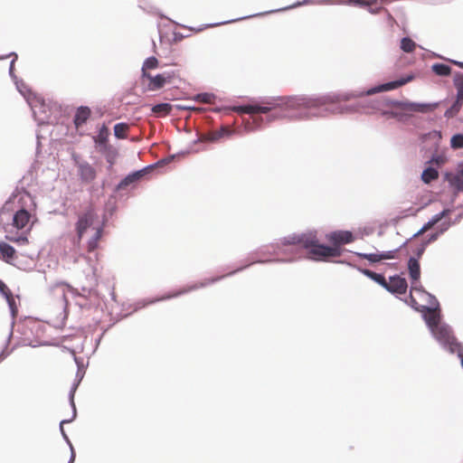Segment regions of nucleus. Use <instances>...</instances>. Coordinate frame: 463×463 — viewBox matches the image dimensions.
I'll return each mask as SVG.
<instances>
[{"label": "nucleus", "instance_id": "nucleus-59", "mask_svg": "<svg viewBox=\"0 0 463 463\" xmlns=\"http://www.w3.org/2000/svg\"><path fill=\"white\" fill-rule=\"evenodd\" d=\"M71 458H70V460L68 463H73L74 462V459H75V452L74 450L71 451Z\"/></svg>", "mask_w": 463, "mask_h": 463}, {"label": "nucleus", "instance_id": "nucleus-4", "mask_svg": "<svg viewBox=\"0 0 463 463\" xmlns=\"http://www.w3.org/2000/svg\"><path fill=\"white\" fill-rule=\"evenodd\" d=\"M78 240L85 235H90L88 240V250L93 251L98 248V242L103 233V224L98 220V215L93 210H88L79 215L75 225Z\"/></svg>", "mask_w": 463, "mask_h": 463}, {"label": "nucleus", "instance_id": "nucleus-8", "mask_svg": "<svg viewBox=\"0 0 463 463\" xmlns=\"http://www.w3.org/2000/svg\"><path fill=\"white\" fill-rule=\"evenodd\" d=\"M224 276L217 277V278L212 279H207L204 282H201L200 284H194L192 286H189V287H186V288H183L182 290L175 291L172 294L164 295V296H162L160 298H152V299H149L147 301H143L142 303L138 302L137 308L144 307H146L148 304H154V303L158 302V301H162V300H165V299H170L172 298H176V297L181 296V295H183L184 293H187V292H190L192 290L197 289L199 288H203V287H205L207 285H210L211 283H213V282L221 279Z\"/></svg>", "mask_w": 463, "mask_h": 463}, {"label": "nucleus", "instance_id": "nucleus-9", "mask_svg": "<svg viewBox=\"0 0 463 463\" xmlns=\"http://www.w3.org/2000/svg\"><path fill=\"white\" fill-rule=\"evenodd\" d=\"M377 1L378 0H317V3L318 5H346L359 7H368L369 13L376 14L382 9L381 7H372L377 3Z\"/></svg>", "mask_w": 463, "mask_h": 463}, {"label": "nucleus", "instance_id": "nucleus-62", "mask_svg": "<svg viewBox=\"0 0 463 463\" xmlns=\"http://www.w3.org/2000/svg\"><path fill=\"white\" fill-rule=\"evenodd\" d=\"M294 260V259H289V260H287L286 261H292Z\"/></svg>", "mask_w": 463, "mask_h": 463}, {"label": "nucleus", "instance_id": "nucleus-6", "mask_svg": "<svg viewBox=\"0 0 463 463\" xmlns=\"http://www.w3.org/2000/svg\"><path fill=\"white\" fill-rule=\"evenodd\" d=\"M439 106L438 102L418 103L405 100L400 108L394 109V118L401 123H407L413 113H429L435 110Z\"/></svg>", "mask_w": 463, "mask_h": 463}, {"label": "nucleus", "instance_id": "nucleus-18", "mask_svg": "<svg viewBox=\"0 0 463 463\" xmlns=\"http://www.w3.org/2000/svg\"><path fill=\"white\" fill-rule=\"evenodd\" d=\"M0 253L6 262L11 263L15 255V250L13 246L2 241L0 242Z\"/></svg>", "mask_w": 463, "mask_h": 463}, {"label": "nucleus", "instance_id": "nucleus-40", "mask_svg": "<svg viewBox=\"0 0 463 463\" xmlns=\"http://www.w3.org/2000/svg\"><path fill=\"white\" fill-rule=\"evenodd\" d=\"M451 213V209L447 208L441 211L440 213L435 214L430 219L435 224H437L441 219L448 216Z\"/></svg>", "mask_w": 463, "mask_h": 463}, {"label": "nucleus", "instance_id": "nucleus-17", "mask_svg": "<svg viewBox=\"0 0 463 463\" xmlns=\"http://www.w3.org/2000/svg\"><path fill=\"white\" fill-rule=\"evenodd\" d=\"M232 133H233V130H231L227 127H222L219 130H216V131H213L207 135L203 136L200 140L215 142L224 136L229 137V136L232 135Z\"/></svg>", "mask_w": 463, "mask_h": 463}, {"label": "nucleus", "instance_id": "nucleus-25", "mask_svg": "<svg viewBox=\"0 0 463 463\" xmlns=\"http://www.w3.org/2000/svg\"><path fill=\"white\" fill-rule=\"evenodd\" d=\"M14 84L16 86L17 90L25 98V99L27 101H28V99H33L31 97L32 94H31L30 90L27 89V86L22 80H15Z\"/></svg>", "mask_w": 463, "mask_h": 463}, {"label": "nucleus", "instance_id": "nucleus-23", "mask_svg": "<svg viewBox=\"0 0 463 463\" xmlns=\"http://www.w3.org/2000/svg\"><path fill=\"white\" fill-rule=\"evenodd\" d=\"M438 177H439V173H438L437 169H435L433 167H427L426 169L423 170V172L421 174V180L425 184H430L432 181L436 180Z\"/></svg>", "mask_w": 463, "mask_h": 463}, {"label": "nucleus", "instance_id": "nucleus-46", "mask_svg": "<svg viewBox=\"0 0 463 463\" xmlns=\"http://www.w3.org/2000/svg\"><path fill=\"white\" fill-rule=\"evenodd\" d=\"M424 138H432L439 141L441 138V133L439 131H433L426 134Z\"/></svg>", "mask_w": 463, "mask_h": 463}, {"label": "nucleus", "instance_id": "nucleus-1", "mask_svg": "<svg viewBox=\"0 0 463 463\" xmlns=\"http://www.w3.org/2000/svg\"><path fill=\"white\" fill-rule=\"evenodd\" d=\"M413 77L409 75L396 80L374 86L359 93H327L318 96H277L266 97L250 104L235 107L240 114H249L250 118L243 121L246 132H253L262 128L265 121L271 122L280 118L303 120L312 118H326L329 115L353 113L356 109L352 106H343L341 101L364 95L395 90L410 82Z\"/></svg>", "mask_w": 463, "mask_h": 463}, {"label": "nucleus", "instance_id": "nucleus-19", "mask_svg": "<svg viewBox=\"0 0 463 463\" xmlns=\"http://www.w3.org/2000/svg\"><path fill=\"white\" fill-rule=\"evenodd\" d=\"M358 270L361 273H363L364 276H366V277L370 278L371 279H373L377 284L381 285L383 288H386V286H385L386 279H385L383 275L376 273V272H373V271H372L370 269H360V268H358Z\"/></svg>", "mask_w": 463, "mask_h": 463}, {"label": "nucleus", "instance_id": "nucleus-56", "mask_svg": "<svg viewBox=\"0 0 463 463\" xmlns=\"http://www.w3.org/2000/svg\"><path fill=\"white\" fill-rule=\"evenodd\" d=\"M456 174L458 175L460 177L463 178V164H460L458 166V169L456 171Z\"/></svg>", "mask_w": 463, "mask_h": 463}, {"label": "nucleus", "instance_id": "nucleus-57", "mask_svg": "<svg viewBox=\"0 0 463 463\" xmlns=\"http://www.w3.org/2000/svg\"><path fill=\"white\" fill-rule=\"evenodd\" d=\"M426 231H423V227H421L416 233H414L412 235V238H415V237H418L420 236V234H422L423 232H425Z\"/></svg>", "mask_w": 463, "mask_h": 463}, {"label": "nucleus", "instance_id": "nucleus-60", "mask_svg": "<svg viewBox=\"0 0 463 463\" xmlns=\"http://www.w3.org/2000/svg\"><path fill=\"white\" fill-rule=\"evenodd\" d=\"M462 216H463V213L458 214L457 216V218L455 219V221L453 222V223H456V222H459V220L462 218Z\"/></svg>", "mask_w": 463, "mask_h": 463}, {"label": "nucleus", "instance_id": "nucleus-5", "mask_svg": "<svg viewBox=\"0 0 463 463\" xmlns=\"http://www.w3.org/2000/svg\"><path fill=\"white\" fill-rule=\"evenodd\" d=\"M19 208L13 215V226L17 230L29 231L32 227V219L36 208L33 197L27 192L19 194Z\"/></svg>", "mask_w": 463, "mask_h": 463}, {"label": "nucleus", "instance_id": "nucleus-61", "mask_svg": "<svg viewBox=\"0 0 463 463\" xmlns=\"http://www.w3.org/2000/svg\"><path fill=\"white\" fill-rule=\"evenodd\" d=\"M411 300L412 306H413L414 304H417L416 300H415L411 296Z\"/></svg>", "mask_w": 463, "mask_h": 463}, {"label": "nucleus", "instance_id": "nucleus-31", "mask_svg": "<svg viewBox=\"0 0 463 463\" xmlns=\"http://www.w3.org/2000/svg\"><path fill=\"white\" fill-rule=\"evenodd\" d=\"M214 99H215L214 94L208 93V92L198 93L195 96V100L205 103V104L213 103Z\"/></svg>", "mask_w": 463, "mask_h": 463}, {"label": "nucleus", "instance_id": "nucleus-13", "mask_svg": "<svg viewBox=\"0 0 463 463\" xmlns=\"http://www.w3.org/2000/svg\"><path fill=\"white\" fill-rule=\"evenodd\" d=\"M389 279L390 282L386 281V288H384L387 291L396 294H404L406 292L408 284L404 278L399 275H393L391 276Z\"/></svg>", "mask_w": 463, "mask_h": 463}, {"label": "nucleus", "instance_id": "nucleus-38", "mask_svg": "<svg viewBox=\"0 0 463 463\" xmlns=\"http://www.w3.org/2000/svg\"><path fill=\"white\" fill-rule=\"evenodd\" d=\"M6 239L10 241L16 242L18 244H25L28 242L27 237L25 236L24 232H23L19 236H14V235H6Z\"/></svg>", "mask_w": 463, "mask_h": 463}, {"label": "nucleus", "instance_id": "nucleus-11", "mask_svg": "<svg viewBox=\"0 0 463 463\" xmlns=\"http://www.w3.org/2000/svg\"><path fill=\"white\" fill-rule=\"evenodd\" d=\"M154 169V165H147L143 169L128 174L117 185V190L126 189L128 186L139 181L146 173Z\"/></svg>", "mask_w": 463, "mask_h": 463}, {"label": "nucleus", "instance_id": "nucleus-41", "mask_svg": "<svg viewBox=\"0 0 463 463\" xmlns=\"http://www.w3.org/2000/svg\"><path fill=\"white\" fill-rule=\"evenodd\" d=\"M404 102H405V100L403 101V100L387 99L384 100V105L387 107H391L392 109H396L400 108L401 105Z\"/></svg>", "mask_w": 463, "mask_h": 463}, {"label": "nucleus", "instance_id": "nucleus-36", "mask_svg": "<svg viewBox=\"0 0 463 463\" xmlns=\"http://www.w3.org/2000/svg\"><path fill=\"white\" fill-rule=\"evenodd\" d=\"M75 418H73V416L71 417V419L70 420H62L61 422H60V431L62 435V438L64 439V440L67 442V444L70 446V449H71V451L74 450L73 449V446L69 439V437L67 436L64 429H63V424L65 423H69L71 421H72Z\"/></svg>", "mask_w": 463, "mask_h": 463}, {"label": "nucleus", "instance_id": "nucleus-32", "mask_svg": "<svg viewBox=\"0 0 463 463\" xmlns=\"http://www.w3.org/2000/svg\"><path fill=\"white\" fill-rule=\"evenodd\" d=\"M462 105L463 104H461V103H458L457 101H454L453 104L450 106V108L445 111L444 116L448 118H453L455 115H457L459 112Z\"/></svg>", "mask_w": 463, "mask_h": 463}, {"label": "nucleus", "instance_id": "nucleus-10", "mask_svg": "<svg viewBox=\"0 0 463 463\" xmlns=\"http://www.w3.org/2000/svg\"><path fill=\"white\" fill-rule=\"evenodd\" d=\"M73 159L81 182L90 184L94 181L97 175L95 168L87 161L80 159L78 156H73Z\"/></svg>", "mask_w": 463, "mask_h": 463}, {"label": "nucleus", "instance_id": "nucleus-16", "mask_svg": "<svg viewBox=\"0 0 463 463\" xmlns=\"http://www.w3.org/2000/svg\"><path fill=\"white\" fill-rule=\"evenodd\" d=\"M408 271L412 284L418 282L420 277V267L418 259L410 257L408 260Z\"/></svg>", "mask_w": 463, "mask_h": 463}, {"label": "nucleus", "instance_id": "nucleus-50", "mask_svg": "<svg viewBox=\"0 0 463 463\" xmlns=\"http://www.w3.org/2000/svg\"><path fill=\"white\" fill-rule=\"evenodd\" d=\"M115 153L114 152H109L107 154V161L108 163L109 164V167L113 165V164L115 163Z\"/></svg>", "mask_w": 463, "mask_h": 463}, {"label": "nucleus", "instance_id": "nucleus-51", "mask_svg": "<svg viewBox=\"0 0 463 463\" xmlns=\"http://www.w3.org/2000/svg\"><path fill=\"white\" fill-rule=\"evenodd\" d=\"M261 14H262L248 15V16H244V17H241V18H237V19H232L231 21L222 22V23H219L218 24H228V23H232V22H236V21H240V20H243V19H247V18H250V17H254V16H258V15H261Z\"/></svg>", "mask_w": 463, "mask_h": 463}, {"label": "nucleus", "instance_id": "nucleus-39", "mask_svg": "<svg viewBox=\"0 0 463 463\" xmlns=\"http://www.w3.org/2000/svg\"><path fill=\"white\" fill-rule=\"evenodd\" d=\"M357 255L372 263L379 262L381 260L379 253H357Z\"/></svg>", "mask_w": 463, "mask_h": 463}, {"label": "nucleus", "instance_id": "nucleus-26", "mask_svg": "<svg viewBox=\"0 0 463 463\" xmlns=\"http://www.w3.org/2000/svg\"><path fill=\"white\" fill-rule=\"evenodd\" d=\"M172 106L169 103H159L152 108V111L156 114L166 115L170 113Z\"/></svg>", "mask_w": 463, "mask_h": 463}, {"label": "nucleus", "instance_id": "nucleus-54", "mask_svg": "<svg viewBox=\"0 0 463 463\" xmlns=\"http://www.w3.org/2000/svg\"><path fill=\"white\" fill-rule=\"evenodd\" d=\"M107 138L104 137L101 133L99 135V145H106Z\"/></svg>", "mask_w": 463, "mask_h": 463}, {"label": "nucleus", "instance_id": "nucleus-28", "mask_svg": "<svg viewBox=\"0 0 463 463\" xmlns=\"http://www.w3.org/2000/svg\"><path fill=\"white\" fill-rule=\"evenodd\" d=\"M415 46V43L409 37H404L401 41V49L404 52H411L414 50Z\"/></svg>", "mask_w": 463, "mask_h": 463}, {"label": "nucleus", "instance_id": "nucleus-34", "mask_svg": "<svg viewBox=\"0 0 463 463\" xmlns=\"http://www.w3.org/2000/svg\"><path fill=\"white\" fill-rule=\"evenodd\" d=\"M80 383L77 382V381H74L72 386L71 387V391H70V393H69V399H70V403H71V406L72 407V411H73V418L76 417V407H75V403H74V394H75V392L79 386Z\"/></svg>", "mask_w": 463, "mask_h": 463}, {"label": "nucleus", "instance_id": "nucleus-30", "mask_svg": "<svg viewBox=\"0 0 463 463\" xmlns=\"http://www.w3.org/2000/svg\"><path fill=\"white\" fill-rule=\"evenodd\" d=\"M450 146L453 149L463 148V134L458 133L451 137Z\"/></svg>", "mask_w": 463, "mask_h": 463}, {"label": "nucleus", "instance_id": "nucleus-15", "mask_svg": "<svg viewBox=\"0 0 463 463\" xmlns=\"http://www.w3.org/2000/svg\"><path fill=\"white\" fill-rule=\"evenodd\" d=\"M90 109L86 106H80L77 109V111L74 115L73 122L76 128H80L83 126L89 118L90 117Z\"/></svg>", "mask_w": 463, "mask_h": 463}, {"label": "nucleus", "instance_id": "nucleus-49", "mask_svg": "<svg viewBox=\"0 0 463 463\" xmlns=\"http://www.w3.org/2000/svg\"><path fill=\"white\" fill-rule=\"evenodd\" d=\"M381 115L386 118H394V109H383Z\"/></svg>", "mask_w": 463, "mask_h": 463}, {"label": "nucleus", "instance_id": "nucleus-55", "mask_svg": "<svg viewBox=\"0 0 463 463\" xmlns=\"http://www.w3.org/2000/svg\"><path fill=\"white\" fill-rule=\"evenodd\" d=\"M9 355V352H6L5 350H3L0 353V363L4 361L7 356Z\"/></svg>", "mask_w": 463, "mask_h": 463}, {"label": "nucleus", "instance_id": "nucleus-42", "mask_svg": "<svg viewBox=\"0 0 463 463\" xmlns=\"http://www.w3.org/2000/svg\"><path fill=\"white\" fill-rule=\"evenodd\" d=\"M453 83L456 89H463V73L456 72L454 74Z\"/></svg>", "mask_w": 463, "mask_h": 463}, {"label": "nucleus", "instance_id": "nucleus-52", "mask_svg": "<svg viewBox=\"0 0 463 463\" xmlns=\"http://www.w3.org/2000/svg\"><path fill=\"white\" fill-rule=\"evenodd\" d=\"M457 90V96L456 100L458 103L463 104V89H456Z\"/></svg>", "mask_w": 463, "mask_h": 463}, {"label": "nucleus", "instance_id": "nucleus-37", "mask_svg": "<svg viewBox=\"0 0 463 463\" xmlns=\"http://www.w3.org/2000/svg\"><path fill=\"white\" fill-rule=\"evenodd\" d=\"M74 360H75V363L77 364V366H78V371H77V373H76V379L75 381L80 383L81 380L83 379V376H84V373L85 372L83 371V364H82V361L81 359L74 356Z\"/></svg>", "mask_w": 463, "mask_h": 463}, {"label": "nucleus", "instance_id": "nucleus-53", "mask_svg": "<svg viewBox=\"0 0 463 463\" xmlns=\"http://www.w3.org/2000/svg\"><path fill=\"white\" fill-rule=\"evenodd\" d=\"M435 225V223L430 220L427 223H425L422 227H423V231H428L430 230V228H432L433 226Z\"/></svg>", "mask_w": 463, "mask_h": 463}, {"label": "nucleus", "instance_id": "nucleus-44", "mask_svg": "<svg viewBox=\"0 0 463 463\" xmlns=\"http://www.w3.org/2000/svg\"><path fill=\"white\" fill-rule=\"evenodd\" d=\"M397 250H388V251H383L380 254V260H392V259H394L395 258V253H396Z\"/></svg>", "mask_w": 463, "mask_h": 463}, {"label": "nucleus", "instance_id": "nucleus-20", "mask_svg": "<svg viewBox=\"0 0 463 463\" xmlns=\"http://www.w3.org/2000/svg\"><path fill=\"white\" fill-rule=\"evenodd\" d=\"M451 224H452V222H443L440 225V230L439 232L430 233L426 237L425 241H422L424 243V245L428 246L430 243L437 241L438 238L439 237V235L442 234L443 232H445L450 227Z\"/></svg>", "mask_w": 463, "mask_h": 463}, {"label": "nucleus", "instance_id": "nucleus-45", "mask_svg": "<svg viewBox=\"0 0 463 463\" xmlns=\"http://www.w3.org/2000/svg\"><path fill=\"white\" fill-rule=\"evenodd\" d=\"M175 155H171L160 161H158L156 165H154V168L156 166V165H166V164H169L170 162H172L175 158Z\"/></svg>", "mask_w": 463, "mask_h": 463}, {"label": "nucleus", "instance_id": "nucleus-27", "mask_svg": "<svg viewBox=\"0 0 463 463\" xmlns=\"http://www.w3.org/2000/svg\"><path fill=\"white\" fill-rule=\"evenodd\" d=\"M318 5V4L317 3V0H303V1H298V2L293 4V5H289V6H287V7L279 8V9L275 10V11L267 12L266 14H270V13H273V12L285 11V10L296 8V7H298V6H301V5Z\"/></svg>", "mask_w": 463, "mask_h": 463}, {"label": "nucleus", "instance_id": "nucleus-33", "mask_svg": "<svg viewBox=\"0 0 463 463\" xmlns=\"http://www.w3.org/2000/svg\"><path fill=\"white\" fill-rule=\"evenodd\" d=\"M5 298L6 299L7 304H8L11 316H12L13 319H14V317H15V316L17 314V311H18L17 310V307H16V303H15V299L14 298L12 293H10V295H7Z\"/></svg>", "mask_w": 463, "mask_h": 463}, {"label": "nucleus", "instance_id": "nucleus-7", "mask_svg": "<svg viewBox=\"0 0 463 463\" xmlns=\"http://www.w3.org/2000/svg\"><path fill=\"white\" fill-rule=\"evenodd\" d=\"M28 104L38 124H47L51 121V110L43 99L37 97H33V99H28Z\"/></svg>", "mask_w": 463, "mask_h": 463}, {"label": "nucleus", "instance_id": "nucleus-12", "mask_svg": "<svg viewBox=\"0 0 463 463\" xmlns=\"http://www.w3.org/2000/svg\"><path fill=\"white\" fill-rule=\"evenodd\" d=\"M51 291L58 299L61 307L65 311L68 305L66 294L72 291V288L64 282H58L51 288Z\"/></svg>", "mask_w": 463, "mask_h": 463}, {"label": "nucleus", "instance_id": "nucleus-21", "mask_svg": "<svg viewBox=\"0 0 463 463\" xmlns=\"http://www.w3.org/2000/svg\"><path fill=\"white\" fill-rule=\"evenodd\" d=\"M447 180L449 183L450 186L455 189V194L459 192L463 193V178L458 175L452 174L450 175H447Z\"/></svg>", "mask_w": 463, "mask_h": 463}, {"label": "nucleus", "instance_id": "nucleus-35", "mask_svg": "<svg viewBox=\"0 0 463 463\" xmlns=\"http://www.w3.org/2000/svg\"><path fill=\"white\" fill-rule=\"evenodd\" d=\"M9 56H14V59L10 62L9 75L13 79V80L15 81V80H18V78L15 76V74L14 72V62H15V61L17 59L16 53L11 52V53H9V54H7L5 56H0V60L5 59V58L9 57Z\"/></svg>", "mask_w": 463, "mask_h": 463}, {"label": "nucleus", "instance_id": "nucleus-14", "mask_svg": "<svg viewBox=\"0 0 463 463\" xmlns=\"http://www.w3.org/2000/svg\"><path fill=\"white\" fill-rule=\"evenodd\" d=\"M173 73L168 71L159 73L156 76H152L151 74L147 75L146 78L149 80V90H158L162 89L165 83L170 82Z\"/></svg>", "mask_w": 463, "mask_h": 463}, {"label": "nucleus", "instance_id": "nucleus-43", "mask_svg": "<svg viewBox=\"0 0 463 463\" xmlns=\"http://www.w3.org/2000/svg\"><path fill=\"white\" fill-rule=\"evenodd\" d=\"M446 161V158L444 156L442 155H433L430 159L429 160L428 163H434L438 165H440L442 164H444Z\"/></svg>", "mask_w": 463, "mask_h": 463}, {"label": "nucleus", "instance_id": "nucleus-24", "mask_svg": "<svg viewBox=\"0 0 463 463\" xmlns=\"http://www.w3.org/2000/svg\"><path fill=\"white\" fill-rule=\"evenodd\" d=\"M431 68L432 71L439 76H449L451 72V68L444 63H435Z\"/></svg>", "mask_w": 463, "mask_h": 463}, {"label": "nucleus", "instance_id": "nucleus-29", "mask_svg": "<svg viewBox=\"0 0 463 463\" xmlns=\"http://www.w3.org/2000/svg\"><path fill=\"white\" fill-rule=\"evenodd\" d=\"M128 126L126 123H118L114 126V135L118 138H125Z\"/></svg>", "mask_w": 463, "mask_h": 463}, {"label": "nucleus", "instance_id": "nucleus-2", "mask_svg": "<svg viewBox=\"0 0 463 463\" xmlns=\"http://www.w3.org/2000/svg\"><path fill=\"white\" fill-rule=\"evenodd\" d=\"M327 238L335 247L320 244L317 232L289 234L281 240V244L284 246L292 245L306 249L307 250L309 259L313 260H323L328 257L340 256L341 250L337 246L349 243L354 240L353 233L348 231L331 232L327 235Z\"/></svg>", "mask_w": 463, "mask_h": 463}, {"label": "nucleus", "instance_id": "nucleus-3", "mask_svg": "<svg viewBox=\"0 0 463 463\" xmlns=\"http://www.w3.org/2000/svg\"><path fill=\"white\" fill-rule=\"evenodd\" d=\"M429 306H421L422 317L430 331L438 343L447 351L455 353L459 349V343L453 335L451 327L440 321L439 303L431 294L425 292Z\"/></svg>", "mask_w": 463, "mask_h": 463}, {"label": "nucleus", "instance_id": "nucleus-47", "mask_svg": "<svg viewBox=\"0 0 463 463\" xmlns=\"http://www.w3.org/2000/svg\"><path fill=\"white\" fill-rule=\"evenodd\" d=\"M426 247H427V246H426V245H424V243H423V242H421V243H420V246L416 249V250H415V255H416V257H415V258H416V259H418V260H419V259L422 256V254L424 253V251H425V250H426Z\"/></svg>", "mask_w": 463, "mask_h": 463}, {"label": "nucleus", "instance_id": "nucleus-58", "mask_svg": "<svg viewBox=\"0 0 463 463\" xmlns=\"http://www.w3.org/2000/svg\"><path fill=\"white\" fill-rule=\"evenodd\" d=\"M450 61L452 63L456 64L457 66H458L459 68L463 69V62L462 61H454V60H451Z\"/></svg>", "mask_w": 463, "mask_h": 463}, {"label": "nucleus", "instance_id": "nucleus-22", "mask_svg": "<svg viewBox=\"0 0 463 463\" xmlns=\"http://www.w3.org/2000/svg\"><path fill=\"white\" fill-rule=\"evenodd\" d=\"M158 66V60L154 57H148L145 60L143 66H142V77L145 78L150 73H148L146 71L151 69H156Z\"/></svg>", "mask_w": 463, "mask_h": 463}, {"label": "nucleus", "instance_id": "nucleus-48", "mask_svg": "<svg viewBox=\"0 0 463 463\" xmlns=\"http://www.w3.org/2000/svg\"><path fill=\"white\" fill-rule=\"evenodd\" d=\"M0 293L4 297H6L7 295H10V293H11L10 289L1 279H0Z\"/></svg>", "mask_w": 463, "mask_h": 463}]
</instances>
